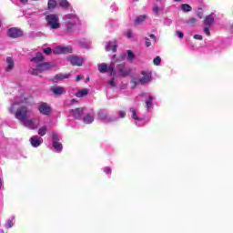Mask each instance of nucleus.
Masks as SVG:
<instances>
[{
	"mask_svg": "<svg viewBox=\"0 0 233 233\" xmlns=\"http://www.w3.org/2000/svg\"><path fill=\"white\" fill-rule=\"evenodd\" d=\"M183 0H173L174 3H181Z\"/></svg>",
	"mask_w": 233,
	"mask_h": 233,
	"instance_id": "603ef678",
	"label": "nucleus"
},
{
	"mask_svg": "<svg viewBox=\"0 0 233 233\" xmlns=\"http://www.w3.org/2000/svg\"><path fill=\"white\" fill-rule=\"evenodd\" d=\"M51 92H53L55 96H63L64 94H66V90L63 86L53 87Z\"/></svg>",
	"mask_w": 233,
	"mask_h": 233,
	"instance_id": "2eb2a0df",
	"label": "nucleus"
},
{
	"mask_svg": "<svg viewBox=\"0 0 233 233\" xmlns=\"http://www.w3.org/2000/svg\"><path fill=\"white\" fill-rule=\"evenodd\" d=\"M70 77V74H57L55 76L54 79L56 81H63V79H68Z\"/></svg>",
	"mask_w": 233,
	"mask_h": 233,
	"instance_id": "412c9836",
	"label": "nucleus"
},
{
	"mask_svg": "<svg viewBox=\"0 0 233 233\" xmlns=\"http://www.w3.org/2000/svg\"><path fill=\"white\" fill-rule=\"evenodd\" d=\"M88 96V89L85 88L76 93V97H86Z\"/></svg>",
	"mask_w": 233,
	"mask_h": 233,
	"instance_id": "b1692460",
	"label": "nucleus"
},
{
	"mask_svg": "<svg viewBox=\"0 0 233 233\" xmlns=\"http://www.w3.org/2000/svg\"><path fill=\"white\" fill-rule=\"evenodd\" d=\"M204 34H207V35L210 37V27H204Z\"/></svg>",
	"mask_w": 233,
	"mask_h": 233,
	"instance_id": "58836bf2",
	"label": "nucleus"
},
{
	"mask_svg": "<svg viewBox=\"0 0 233 233\" xmlns=\"http://www.w3.org/2000/svg\"><path fill=\"white\" fill-rule=\"evenodd\" d=\"M3 187V182L0 180V188Z\"/></svg>",
	"mask_w": 233,
	"mask_h": 233,
	"instance_id": "5fc2aeb1",
	"label": "nucleus"
},
{
	"mask_svg": "<svg viewBox=\"0 0 233 233\" xmlns=\"http://www.w3.org/2000/svg\"><path fill=\"white\" fill-rule=\"evenodd\" d=\"M145 19H147V15H141L139 16H137L136 19L134 20V24L141 25L142 23L145 22Z\"/></svg>",
	"mask_w": 233,
	"mask_h": 233,
	"instance_id": "4be33fe9",
	"label": "nucleus"
},
{
	"mask_svg": "<svg viewBox=\"0 0 233 233\" xmlns=\"http://www.w3.org/2000/svg\"><path fill=\"white\" fill-rule=\"evenodd\" d=\"M15 117L21 123H25L26 117H28V107L22 106L15 113Z\"/></svg>",
	"mask_w": 233,
	"mask_h": 233,
	"instance_id": "39448f33",
	"label": "nucleus"
},
{
	"mask_svg": "<svg viewBox=\"0 0 233 233\" xmlns=\"http://www.w3.org/2000/svg\"><path fill=\"white\" fill-rule=\"evenodd\" d=\"M116 68L121 77H127V76H130V74L132 73V69L130 68L127 69V66H125V64H119L116 66Z\"/></svg>",
	"mask_w": 233,
	"mask_h": 233,
	"instance_id": "9d476101",
	"label": "nucleus"
},
{
	"mask_svg": "<svg viewBox=\"0 0 233 233\" xmlns=\"http://www.w3.org/2000/svg\"><path fill=\"white\" fill-rule=\"evenodd\" d=\"M86 81H90V78H89V77H87V78H86Z\"/></svg>",
	"mask_w": 233,
	"mask_h": 233,
	"instance_id": "13d9d810",
	"label": "nucleus"
},
{
	"mask_svg": "<svg viewBox=\"0 0 233 233\" xmlns=\"http://www.w3.org/2000/svg\"><path fill=\"white\" fill-rule=\"evenodd\" d=\"M203 25L208 27L212 26V25H214V16H212V15H207L203 20Z\"/></svg>",
	"mask_w": 233,
	"mask_h": 233,
	"instance_id": "a211bd4d",
	"label": "nucleus"
},
{
	"mask_svg": "<svg viewBox=\"0 0 233 233\" xmlns=\"http://www.w3.org/2000/svg\"><path fill=\"white\" fill-rule=\"evenodd\" d=\"M108 85H110V86H112L113 88L116 87V79L111 78L108 82Z\"/></svg>",
	"mask_w": 233,
	"mask_h": 233,
	"instance_id": "4c0bfd02",
	"label": "nucleus"
},
{
	"mask_svg": "<svg viewBox=\"0 0 233 233\" xmlns=\"http://www.w3.org/2000/svg\"><path fill=\"white\" fill-rule=\"evenodd\" d=\"M51 137L53 139V147L55 150L61 151L63 150V144L59 142V137H57V134L52 133Z\"/></svg>",
	"mask_w": 233,
	"mask_h": 233,
	"instance_id": "9b49d317",
	"label": "nucleus"
},
{
	"mask_svg": "<svg viewBox=\"0 0 233 233\" xmlns=\"http://www.w3.org/2000/svg\"><path fill=\"white\" fill-rule=\"evenodd\" d=\"M146 41V46L148 48L149 46H152V43H150V39L148 37H145Z\"/></svg>",
	"mask_w": 233,
	"mask_h": 233,
	"instance_id": "a19ab883",
	"label": "nucleus"
},
{
	"mask_svg": "<svg viewBox=\"0 0 233 233\" xmlns=\"http://www.w3.org/2000/svg\"><path fill=\"white\" fill-rule=\"evenodd\" d=\"M83 122L86 124V125H90L91 123H94V116L90 115V114H87L86 116H85L83 117Z\"/></svg>",
	"mask_w": 233,
	"mask_h": 233,
	"instance_id": "aec40b11",
	"label": "nucleus"
},
{
	"mask_svg": "<svg viewBox=\"0 0 233 233\" xmlns=\"http://www.w3.org/2000/svg\"><path fill=\"white\" fill-rule=\"evenodd\" d=\"M141 76H143L141 78L137 80L136 78H133L131 80L132 85L134 86H137V85H148L150 81H152V72L150 71H141Z\"/></svg>",
	"mask_w": 233,
	"mask_h": 233,
	"instance_id": "f257e3e1",
	"label": "nucleus"
},
{
	"mask_svg": "<svg viewBox=\"0 0 233 233\" xmlns=\"http://www.w3.org/2000/svg\"><path fill=\"white\" fill-rule=\"evenodd\" d=\"M98 70L101 74H105V72H108V66L106 64H100Z\"/></svg>",
	"mask_w": 233,
	"mask_h": 233,
	"instance_id": "a878e982",
	"label": "nucleus"
},
{
	"mask_svg": "<svg viewBox=\"0 0 233 233\" xmlns=\"http://www.w3.org/2000/svg\"><path fill=\"white\" fill-rule=\"evenodd\" d=\"M33 63H42L45 61V56H43V53H36L35 56L31 59Z\"/></svg>",
	"mask_w": 233,
	"mask_h": 233,
	"instance_id": "6ab92c4d",
	"label": "nucleus"
},
{
	"mask_svg": "<svg viewBox=\"0 0 233 233\" xmlns=\"http://www.w3.org/2000/svg\"><path fill=\"white\" fill-rule=\"evenodd\" d=\"M181 10L182 12H192V6L188 4H182Z\"/></svg>",
	"mask_w": 233,
	"mask_h": 233,
	"instance_id": "c85d7f7f",
	"label": "nucleus"
},
{
	"mask_svg": "<svg viewBox=\"0 0 233 233\" xmlns=\"http://www.w3.org/2000/svg\"><path fill=\"white\" fill-rule=\"evenodd\" d=\"M106 52H117V45L115 42H107L106 45Z\"/></svg>",
	"mask_w": 233,
	"mask_h": 233,
	"instance_id": "f3484780",
	"label": "nucleus"
},
{
	"mask_svg": "<svg viewBox=\"0 0 233 233\" xmlns=\"http://www.w3.org/2000/svg\"><path fill=\"white\" fill-rule=\"evenodd\" d=\"M121 57H122V59H125V55H124V56H122Z\"/></svg>",
	"mask_w": 233,
	"mask_h": 233,
	"instance_id": "4d7b16f0",
	"label": "nucleus"
},
{
	"mask_svg": "<svg viewBox=\"0 0 233 233\" xmlns=\"http://www.w3.org/2000/svg\"><path fill=\"white\" fill-rule=\"evenodd\" d=\"M134 59H136V55H134V52H132V50H127V60L132 63Z\"/></svg>",
	"mask_w": 233,
	"mask_h": 233,
	"instance_id": "2f4dec72",
	"label": "nucleus"
},
{
	"mask_svg": "<svg viewBox=\"0 0 233 233\" xmlns=\"http://www.w3.org/2000/svg\"><path fill=\"white\" fill-rule=\"evenodd\" d=\"M97 116L100 121H106V123H112V118L108 116V113H106V111L99 110L97 112Z\"/></svg>",
	"mask_w": 233,
	"mask_h": 233,
	"instance_id": "4468645a",
	"label": "nucleus"
},
{
	"mask_svg": "<svg viewBox=\"0 0 233 233\" xmlns=\"http://www.w3.org/2000/svg\"><path fill=\"white\" fill-rule=\"evenodd\" d=\"M127 37H128L129 39H130V37H132V32L131 31H127Z\"/></svg>",
	"mask_w": 233,
	"mask_h": 233,
	"instance_id": "de8ad7c7",
	"label": "nucleus"
},
{
	"mask_svg": "<svg viewBox=\"0 0 233 233\" xmlns=\"http://www.w3.org/2000/svg\"><path fill=\"white\" fill-rule=\"evenodd\" d=\"M193 37L198 41H203V35H195Z\"/></svg>",
	"mask_w": 233,
	"mask_h": 233,
	"instance_id": "79ce46f5",
	"label": "nucleus"
},
{
	"mask_svg": "<svg viewBox=\"0 0 233 233\" xmlns=\"http://www.w3.org/2000/svg\"><path fill=\"white\" fill-rule=\"evenodd\" d=\"M44 54H46V56H50L52 54V48L50 47H46L43 50Z\"/></svg>",
	"mask_w": 233,
	"mask_h": 233,
	"instance_id": "e433bc0d",
	"label": "nucleus"
},
{
	"mask_svg": "<svg viewBox=\"0 0 233 233\" xmlns=\"http://www.w3.org/2000/svg\"><path fill=\"white\" fill-rule=\"evenodd\" d=\"M198 15L200 19H203V13H198Z\"/></svg>",
	"mask_w": 233,
	"mask_h": 233,
	"instance_id": "3c124183",
	"label": "nucleus"
},
{
	"mask_svg": "<svg viewBox=\"0 0 233 233\" xmlns=\"http://www.w3.org/2000/svg\"><path fill=\"white\" fill-rule=\"evenodd\" d=\"M54 66H55L54 64L43 63L36 66V68L30 69L29 73L32 76H39V74H43V72H46V70H52Z\"/></svg>",
	"mask_w": 233,
	"mask_h": 233,
	"instance_id": "f03ea898",
	"label": "nucleus"
},
{
	"mask_svg": "<svg viewBox=\"0 0 233 233\" xmlns=\"http://www.w3.org/2000/svg\"><path fill=\"white\" fill-rule=\"evenodd\" d=\"M119 117H125L127 116V112L125 111H119Z\"/></svg>",
	"mask_w": 233,
	"mask_h": 233,
	"instance_id": "a18cd8bd",
	"label": "nucleus"
},
{
	"mask_svg": "<svg viewBox=\"0 0 233 233\" xmlns=\"http://www.w3.org/2000/svg\"><path fill=\"white\" fill-rule=\"evenodd\" d=\"M79 19L76 15H66V30L68 34L74 30V26L77 25Z\"/></svg>",
	"mask_w": 233,
	"mask_h": 233,
	"instance_id": "7ed1b4c3",
	"label": "nucleus"
},
{
	"mask_svg": "<svg viewBox=\"0 0 233 233\" xmlns=\"http://www.w3.org/2000/svg\"><path fill=\"white\" fill-rule=\"evenodd\" d=\"M6 63H7V67L5 70L7 72H10V70H12L14 68V59H12V57H7Z\"/></svg>",
	"mask_w": 233,
	"mask_h": 233,
	"instance_id": "5701e85b",
	"label": "nucleus"
},
{
	"mask_svg": "<svg viewBox=\"0 0 233 233\" xmlns=\"http://www.w3.org/2000/svg\"><path fill=\"white\" fill-rule=\"evenodd\" d=\"M69 112L74 119H81V117H83V114H85V108L77 107L76 109H71Z\"/></svg>",
	"mask_w": 233,
	"mask_h": 233,
	"instance_id": "f8f14e48",
	"label": "nucleus"
},
{
	"mask_svg": "<svg viewBox=\"0 0 233 233\" xmlns=\"http://www.w3.org/2000/svg\"><path fill=\"white\" fill-rule=\"evenodd\" d=\"M153 12H154V14H158L159 13V6L154 5Z\"/></svg>",
	"mask_w": 233,
	"mask_h": 233,
	"instance_id": "37998d69",
	"label": "nucleus"
},
{
	"mask_svg": "<svg viewBox=\"0 0 233 233\" xmlns=\"http://www.w3.org/2000/svg\"><path fill=\"white\" fill-rule=\"evenodd\" d=\"M176 34L178 35L179 39H183L185 37V34L181 31H177Z\"/></svg>",
	"mask_w": 233,
	"mask_h": 233,
	"instance_id": "ea45409f",
	"label": "nucleus"
},
{
	"mask_svg": "<svg viewBox=\"0 0 233 233\" xmlns=\"http://www.w3.org/2000/svg\"><path fill=\"white\" fill-rule=\"evenodd\" d=\"M12 227H14V220L8 219L5 224V228L8 229L12 228Z\"/></svg>",
	"mask_w": 233,
	"mask_h": 233,
	"instance_id": "f704fd0d",
	"label": "nucleus"
},
{
	"mask_svg": "<svg viewBox=\"0 0 233 233\" xmlns=\"http://www.w3.org/2000/svg\"><path fill=\"white\" fill-rule=\"evenodd\" d=\"M47 6L48 10H54L57 6V2L56 0H48Z\"/></svg>",
	"mask_w": 233,
	"mask_h": 233,
	"instance_id": "bb28decb",
	"label": "nucleus"
},
{
	"mask_svg": "<svg viewBox=\"0 0 233 233\" xmlns=\"http://www.w3.org/2000/svg\"><path fill=\"white\" fill-rule=\"evenodd\" d=\"M72 52H74L72 46H56L53 49L55 55L72 54Z\"/></svg>",
	"mask_w": 233,
	"mask_h": 233,
	"instance_id": "1a4fd4ad",
	"label": "nucleus"
},
{
	"mask_svg": "<svg viewBox=\"0 0 233 233\" xmlns=\"http://www.w3.org/2000/svg\"><path fill=\"white\" fill-rule=\"evenodd\" d=\"M46 21H47V25H49L53 30L61 28V24L59 23V15H47L46 16Z\"/></svg>",
	"mask_w": 233,
	"mask_h": 233,
	"instance_id": "20e7f679",
	"label": "nucleus"
},
{
	"mask_svg": "<svg viewBox=\"0 0 233 233\" xmlns=\"http://www.w3.org/2000/svg\"><path fill=\"white\" fill-rule=\"evenodd\" d=\"M108 72L110 76H116V65L114 63H111L108 67Z\"/></svg>",
	"mask_w": 233,
	"mask_h": 233,
	"instance_id": "7c9ffc66",
	"label": "nucleus"
},
{
	"mask_svg": "<svg viewBox=\"0 0 233 233\" xmlns=\"http://www.w3.org/2000/svg\"><path fill=\"white\" fill-rule=\"evenodd\" d=\"M7 35L11 39H17L19 37H23V30L16 27H11L7 31Z\"/></svg>",
	"mask_w": 233,
	"mask_h": 233,
	"instance_id": "0eeeda50",
	"label": "nucleus"
},
{
	"mask_svg": "<svg viewBox=\"0 0 233 233\" xmlns=\"http://www.w3.org/2000/svg\"><path fill=\"white\" fill-rule=\"evenodd\" d=\"M22 124L24 125V127H26L31 130H35V128L39 127V119L37 118L25 119Z\"/></svg>",
	"mask_w": 233,
	"mask_h": 233,
	"instance_id": "6e6552de",
	"label": "nucleus"
},
{
	"mask_svg": "<svg viewBox=\"0 0 233 233\" xmlns=\"http://www.w3.org/2000/svg\"><path fill=\"white\" fill-rule=\"evenodd\" d=\"M130 112L132 113L131 117L132 119H135L136 121H141V118L137 116V113L136 112V108L131 107Z\"/></svg>",
	"mask_w": 233,
	"mask_h": 233,
	"instance_id": "cd10ccee",
	"label": "nucleus"
},
{
	"mask_svg": "<svg viewBox=\"0 0 233 233\" xmlns=\"http://www.w3.org/2000/svg\"><path fill=\"white\" fill-rule=\"evenodd\" d=\"M116 55H114V56H113V59H116Z\"/></svg>",
	"mask_w": 233,
	"mask_h": 233,
	"instance_id": "6e6d98bb",
	"label": "nucleus"
},
{
	"mask_svg": "<svg viewBox=\"0 0 233 233\" xmlns=\"http://www.w3.org/2000/svg\"><path fill=\"white\" fill-rule=\"evenodd\" d=\"M77 101L76 99H72L71 103H76Z\"/></svg>",
	"mask_w": 233,
	"mask_h": 233,
	"instance_id": "864d4df0",
	"label": "nucleus"
},
{
	"mask_svg": "<svg viewBox=\"0 0 233 233\" xmlns=\"http://www.w3.org/2000/svg\"><path fill=\"white\" fill-rule=\"evenodd\" d=\"M197 23H198V19L194 17L189 18L187 20V25H190V26H195Z\"/></svg>",
	"mask_w": 233,
	"mask_h": 233,
	"instance_id": "72a5a7b5",
	"label": "nucleus"
},
{
	"mask_svg": "<svg viewBox=\"0 0 233 233\" xmlns=\"http://www.w3.org/2000/svg\"><path fill=\"white\" fill-rule=\"evenodd\" d=\"M154 100V97L152 95H149V99L146 101L147 108H152V101Z\"/></svg>",
	"mask_w": 233,
	"mask_h": 233,
	"instance_id": "473e14b6",
	"label": "nucleus"
},
{
	"mask_svg": "<svg viewBox=\"0 0 233 233\" xmlns=\"http://www.w3.org/2000/svg\"><path fill=\"white\" fill-rule=\"evenodd\" d=\"M104 172H106V174H112V168L106 167V168H104Z\"/></svg>",
	"mask_w": 233,
	"mask_h": 233,
	"instance_id": "c03bdc74",
	"label": "nucleus"
},
{
	"mask_svg": "<svg viewBox=\"0 0 233 233\" xmlns=\"http://www.w3.org/2000/svg\"><path fill=\"white\" fill-rule=\"evenodd\" d=\"M46 132H48V128L46 126H43L38 129V135L41 137L46 136Z\"/></svg>",
	"mask_w": 233,
	"mask_h": 233,
	"instance_id": "c756f323",
	"label": "nucleus"
},
{
	"mask_svg": "<svg viewBox=\"0 0 233 233\" xmlns=\"http://www.w3.org/2000/svg\"><path fill=\"white\" fill-rule=\"evenodd\" d=\"M59 5L61 8H65L66 10L70 8V3H68V0H60Z\"/></svg>",
	"mask_w": 233,
	"mask_h": 233,
	"instance_id": "393cba45",
	"label": "nucleus"
},
{
	"mask_svg": "<svg viewBox=\"0 0 233 233\" xmlns=\"http://www.w3.org/2000/svg\"><path fill=\"white\" fill-rule=\"evenodd\" d=\"M66 61H68L72 66H83V63H85V59L83 57L76 55L67 56Z\"/></svg>",
	"mask_w": 233,
	"mask_h": 233,
	"instance_id": "423d86ee",
	"label": "nucleus"
},
{
	"mask_svg": "<svg viewBox=\"0 0 233 233\" xmlns=\"http://www.w3.org/2000/svg\"><path fill=\"white\" fill-rule=\"evenodd\" d=\"M30 143L32 147H35V148H37V147H39L41 143H43V140L39 138V137L35 136L30 138Z\"/></svg>",
	"mask_w": 233,
	"mask_h": 233,
	"instance_id": "dca6fc26",
	"label": "nucleus"
},
{
	"mask_svg": "<svg viewBox=\"0 0 233 233\" xmlns=\"http://www.w3.org/2000/svg\"><path fill=\"white\" fill-rule=\"evenodd\" d=\"M20 3H22V5H26V3H28V0H20Z\"/></svg>",
	"mask_w": 233,
	"mask_h": 233,
	"instance_id": "8fccbe9b",
	"label": "nucleus"
},
{
	"mask_svg": "<svg viewBox=\"0 0 233 233\" xmlns=\"http://www.w3.org/2000/svg\"><path fill=\"white\" fill-rule=\"evenodd\" d=\"M149 37L151 39H153L155 41V43H156L157 39H156V35H155L151 34V35H149Z\"/></svg>",
	"mask_w": 233,
	"mask_h": 233,
	"instance_id": "09e8293b",
	"label": "nucleus"
},
{
	"mask_svg": "<svg viewBox=\"0 0 233 233\" xmlns=\"http://www.w3.org/2000/svg\"><path fill=\"white\" fill-rule=\"evenodd\" d=\"M85 76H83L82 75H78L76 78V81H81V79H84Z\"/></svg>",
	"mask_w": 233,
	"mask_h": 233,
	"instance_id": "49530a36",
	"label": "nucleus"
},
{
	"mask_svg": "<svg viewBox=\"0 0 233 233\" xmlns=\"http://www.w3.org/2000/svg\"><path fill=\"white\" fill-rule=\"evenodd\" d=\"M38 110L40 114H43V116H49L50 112H52V108L46 103H43L42 105H40Z\"/></svg>",
	"mask_w": 233,
	"mask_h": 233,
	"instance_id": "ddd939ff",
	"label": "nucleus"
},
{
	"mask_svg": "<svg viewBox=\"0 0 233 233\" xmlns=\"http://www.w3.org/2000/svg\"><path fill=\"white\" fill-rule=\"evenodd\" d=\"M153 63H154V65H156L157 66L158 65H161V57H160V56L155 57L154 60H153Z\"/></svg>",
	"mask_w": 233,
	"mask_h": 233,
	"instance_id": "c9c22d12",
	"label": "nucleus"
}]
</instances>
